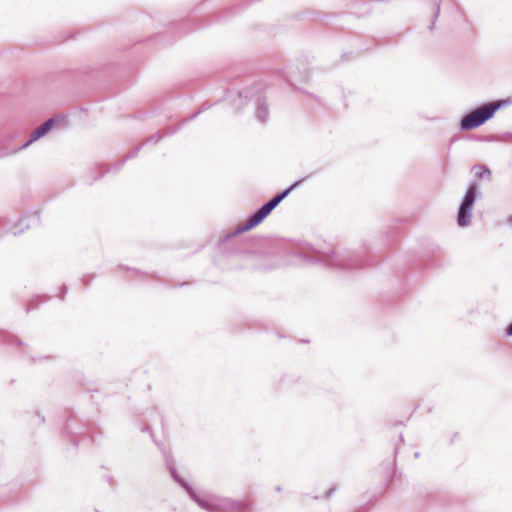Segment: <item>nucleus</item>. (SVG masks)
I'll use <instances>...</instances> for the list:
<instances>
[{
    "mask_svg": "<svg viewBox=\"0 0 512 512\" xmlns=\"http://www.w3.org/2000/svg\"><path fill=\"white\" fill-rule=\"evenodd\" d=\"M208 108V106L206 105H202L195 113H193L192 115H190L187 119H185L182 123H180L179 125H177L176 127H173V128H168L166 129L165 131H158L157 133H155L154 135H151L147 140H146V143H152V144H156L158 143L164 136H169V135H172L174 133H176L184 124L194 120L198 115H200L202 112H204L206 109Z\"/></svg>",
    "mask_w": 512,
    "mask_h": 512,
    "instance_id": "obj_7",
    "label": "nucleus"
},
{
    "mask_svg": "<svg viewBox=\"0 0 512 512\" xmlns=\"http://www.w3.org/2000/svg\"><path fill=\"white\" fill-rule=\"evenodd\" d=\"M34 300L30 301L29 304H28V307L26 309L27 312H29L30 310L34 309Z\"/></svg>",
    "mask_w": 512,
    "mask_h": 512,
    "instance_id": "obj_17",
    "label": "nucleus"
},
{
    "mask_svg": "<svg viewBox=\"0 0 512 512\" xmlns=\"http://www.w3.org/2000/svg\"><path fill=\"white\" fill-rule=\"evenodd\" d=\"M335 489L332 488L327 492V497H330L334 493Z\"/></svg>",
    "mask_w": 512,
    "mask_h": 512,
    "instance_id": "obj_21",
    "label": "nucleus"
},
{
    "mask_svg": "<svg viewBox=\"0 0 512 512\" xmlns=\"http://www.w3.org/2000/svg\"><path fill=\"white\" fill-rule=\"evenodd\" d=\"M305 178L295 181L288 188L273 196L270 200L264 203L256 211H254L249 218L241 225H239L234 232L226 235L222 241L233 239L237 235L246 232L257 225H259L296 187L302 184Z\"/></svg>",
    "mask_w": 512,
    "mask_h": 512,
    "instance_id": "obj_3",
    "label": "nucleus"
},
{
    "mask_svg": "<svg viewBox=\"0 0 512 512\" xmlns=\"http://www.w3.org/2000/svg\"><path fill=\"white\" fill-rule=\"evenodd\" d=\"M440 7H441V0H435L432 4V12H433V19L431 23L428 25V29L430 31L434 30L436 27V20L440 15Z\"/></svg>",
    "mask_w": 512,
    "mask_h": 512,
    "instance_id": "obj_12",
    "label": "nucleus"
},
{
    "mask_svg": "<svg viewBox=\"0 0 512 512\" xmlns=\"http://www.w3.org/2000/svg\"><path fill=\"white\" fill-rule=\"evenodd\" d=\"M36 416H37L40 424L44 423V421H45L44 417H42L39 413H36Z\"/></svg>",
    "mask_w": 512,
    "mask_h": 512,
    "instance_id": "obj_18",
    "label": "nucleus"
},
{
    "mask_svg": "<svg viewBox=\"0 0 512 512\" xmlns=\"http://www.w3.org/2000/svg\"><path fill=\"white\" fill-rule=\"evenodd\" d=\"M301 253V257L310 262L339 271L355 270L368 264L366 250L362 248L335 251L332 247L315 248L307 244Z\"/></svg>",
    "mask_w": 512,
    "mask_h": 512,
    "instance_id": "obj_1",
    "label": "nucleus"
},
{
    "mask_svg": "<svg viewBox=\"0 0 512 512\" xmlns=\"http://www.w3.org/2000/svg\"><path fill=\"white\" fill-rule=\"evenodd\" d=\"M491 138H493V135H490L489 137H486L487 140H490Z\"/></svg>",
    "mask_w": 512,
    "mask_h": 512,
    "instance_id": "obj_27",
    "label": "nucleus"
},
{
    "mask_svg": "<svg viewBox=\"0 0 512 512\" xmlns=\"http://www.w3.org/2000/svg\"><path fill=\"white\" fill-rule=\"evenodd\" d=\"M0 344H4L21 353H26L28 349V345L26 343L7 331H0Z\"/></svg>",
    "mask_w": 512,
    "mask_h": 512,
    "instance_id": "obj_10",
    "label": "nucleus"
},
{
    "mask_svg": "<svg viewBox=\"0 0 512 512\" xmlns=\"http://www.w3.org/2000/svg\"><path fill=\"white\" fill-rule=\"evenodd\" d=\"M256 118L261 123H266L269 119V108L264 95H260L256 99Z\"/></svg>",
    "mask_w": 512,
    "mask_h": 512,
    "instance_id": "obj_11",
    "label": "nucleus"
},
{
    "mask_svg": "<svg viewBox=\"0 0 512 512\" xmlns=\"http://www.w3.org/2000/svg\"><path fill=\"white\" fill-rule=\"evenodd\" d=\"M167 466L173 479L188 493L190 498L196 502L202 509L208 512H222L226 509H234L238 511H246L249 509V503L245 501H237L229 498L219 499L215 496L201 497L191 487V485L181 478L172 463L167 461Z\"/></svg>",
    "mask_w": 512,
    "mask_h": 512,
    "instance_id": "obj_2",
    "label": "nucleus"
},
{
    "mask_svg": "<svg viewBox=\"0 0 512 512\" xmlns=\"http://www.w3.org/2000/svg\"><path fill=\"white\" fill-rule=\"evenodd\" d=\"M474 170H475V175L479 178H484L485 176H487V179L489 180L490 179V170L489 168H487L486 166H483V165H476L474 166Z\"/></svg>",
    "mask_w": 512,
    "mask_h": 512,
    "instance_id": "obj_13",
    "label": "nucleus"
},
{
    "mask_svg": "<svg viewBox=\"0 0 512 512\" xmlns=\"http://www.w3.org/2000/svg\"><path fill=\"white\" fill-rule=\"evenodd\" d=\"M208 108V106L206 105H202L195 113H193L192 115H190L187 119H185L182 123H180L179 125H177L176 127H173V128H168L166 129L165 131H158L157 133H155L154 135H151L147 140H146V143H152V144H156L158 143L164 136H169V135H172L174 133H176L184 124L194 120L198 115H200L202 112H204L206 109Z\"/></svg>",
    "mask_w": 512,
    "mask_h": 512,
    "instance_id": "obj_8",
    "label": "nucleus"
},
{
    "mask_svg": "<svg viewBox=\"0 0 512 512\" xmlns=\"http://www.w3.org/2000/svg\"><path fill=\"white\" fill-rule=\"evenodd\" d=\"M252 267L256 268V269H271V268H274V266L263 267V266H260L258 264H252Z\"/></svg>",
    "mask_w": 512,
    "mask_h": 512,
    "instance_id": "obj_16",
    "label": "nucleus"
},
{
    "mask_svg": "<svg viewBox=\"0 0 512 512\" xmlns=\"http://www.w3.org/2000/svg\"><path fill=\"white\" fill-rule=\"evenodd\" d=\"M39 223V217L37 214H34L29 218H22L18 221V223L11 226L10 222L6 218L0 217V238L3 237L7 233H12L14 236L21 234L25 229H28L33 224Z\"/></svg>",
    "mask_w": 512,
    "mask_h": 512,
    "instance_id": "obj_6",
    "label": "nucleus"
},
{
    "mask_svg": "<svg viewBox=\"0 0 512 512\" xmlns=\"http://www.w3.org/2000/svg\"><path fill=\"white\" fill-rule=\"evenodd\" d=\"M281 490H282L281 486H277V487H276V491H277V492H280Z\"/></svg>",
    "mask_w": 512,
    "mask_h": 512,
    "instance_id": "obj_23",
    "label": "nucleus"
},
{
    "mask_svg": "<svg viewBox=\"0 0 512 512\" xmlns=\"http://www.w3.org/2000/svg\"><path fill=\"white\" fill-rule=\"evenodd\" d=\"M505 333H506V336L512 337V322L507 326Z\"/></svg>",
    "mask_w": 512,
    "mask_h": 512,
    "instance_id": "obj_15",
    "label": "nucleus"
},
{
    "mask_svg": "<svg viewBox=\"0 0 512 512\" xmlns=\"http://www.w3.org/2000/svg\"><path fill=\"white\" fill-rule=\"evenodd\" d=\"M246 256L249 257V258H255V257H257V254L249 252V253L246 254Z\"/></svg>",
    "mask_w": 512,
    "mask_h": 512,
    "instance_id": "obj_20",
    "label": "nucleus"
},
{
    "mask_svg": "<svg viewBox=\"0 0 512 512\" xmlns=\"http://www.w3.org/2000/svg\"><path fill=\"white\" fill-rule=\"evenodd\" d=\"M250 95H252L250 90H244V91L239 92L240 98H243V97L248 98Z\"/></svg>",
    "mask_w": 512,
    "mask_h": 512,
    "instance_id": "obj_14",
    "label": "nucleus"
},
{
    "mask_svg": "<svg viewBox=\"0 0 512 512\" xmlns=\"http://www.w3.org/2000/svg\"><path fill=\"white\" fill-rule=\"evenodd\" d=\"M510 103L511 101L509 99L496 100L477 106L462 116L460 120V129L462 131H470L482 126L488 120L492 119L499 109Z\"/></svg>",
    "mask_w": 512,
    "mask_h": 512,
    "instance_id": "obj_4",
    "label": "nucleus"
},
{
    "mask_svg": "<svg viewBox=\"0 0 512 512\" xmlns=\"http://www.w3.org/2000/svg\"><path fill=\"white\" fill-rule=\"evenodd\" d=\"M509 223L512 224V215L509 217Z\"/></svg>",
    "mask_w": 512,
    "mask_h": 512,
    "instance_id": "obj_26",
    "label": "nucleus"
},
{
    "mask_svg": "<svg viewBox=\"0 0 512 512\" xmlns=\"http://www.w3.org/2000/svg\"><path fill=\"white\" fill-rule=\"evenodd\" d=\"M414 456H415V458L419 457V453H418V452H415V453H414Z\"/></svg>",
    "mask_w": 512,
    "mask_h": 512,
    "instance_id": "obj_25",
    "label": "nucleus"
},
{
    "mask_svg": "<svg viewBox=\"0 0 512 512\" xmlns=\"http://www.w3.org/2000/svg\"><path fill=\"white\" fill-rule=\"evenodd\" d=\"M480 196L479 185L476 182H472L468 186L458 208L457 224L459 227H466L470 224L472 210L476 200L480 198Z\"/></svg>",
    "mask_w": 512,
    "mask_h": 512,
    "instance_id": "obj_5",
    "label": "nucleus"
},
{
    "mask_svg": "<svg viewBox=\"0 0 512 512\" xmlns=\"http://www.w3.org/2000/svg\"><path fill=\"white\" fill-rule=\"evenodd\" d=\"M57 119L52 117L43 122L40 126H38L29 136V139L21 146V149L27 148L33 142L39 140L44 137L55 125Z\"/></svg>",
    "mask_w": 512,
    "mask_h": 512,
    "instance_id": "obj_9",
    "label": "nucleus"
},
{
    "mask_svg": "<svg viewBox=\"0 0 512 512\" xmlns=\"http://www.w3.org/2000/svg\"><path fill=\"white\" fill-rule=\"evenodd\" d=\"M107 171H102L99 175V177H102Z\"/></svg>",
    "mask_w": 512,
    "mask_h": 512,
    "instance_id": "obj_24",
    "label": "nucleus"
},
{
    "mask_svg": "<svg viewBox=\"0 0 512 512\" xmlns=\"http://www.w3.org/2000/svg\"><path fill=\"white\" fill-rule=\"evenodd\" d=\"M260 89V85L259 84H256L255 88H253V90H256L258 92V90Z\"/></svg>",
    "mask_w": 512,
    "mask_h": 512,
    "instance_id": "obj_22",
    "label": "nucleus"
},
{
    "mask_svg": "<svg viewBox=\"0 0 512 512\" xmlns=\"http://www.w3.org/2000/svg\"><path fill=\"white\" fill-rule=\"evenodd\" d=\"M31 360H32V362H34V363L38 361V360H37V359H35V358H31Z\"/></svg>",
    "mask_w": 512,
    "mask_h": 512,
    "instance_id": "obj_28",
    "label": "nucleus"
},
{
    "mask_svg": "<svg viewBox=\"0 0 512 512\" xmlns=\"http://www.w3.org/2000/svg\"><path fill=\"white\" fill-rule=\"evenodd\" d=\"M138 152V149H135L134 151H132L126 158H131V157H134Z\"/></svg>",
    "mask_w": 512,
    "mask_h": 512,
    "instance_id": "obj_19",
    "label": "nucleus"
}]
</instances>
